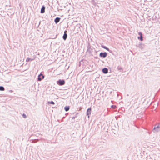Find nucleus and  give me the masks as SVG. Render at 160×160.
I'll list each match as a JSON object with an SVG mask.
<instances>
[{
    "label": "nucleus",
    "instance_id": "9d476101",
    "mask_svg": "<svg viewBox=\"0 0 160 160\" xmlns=\"http://www.w3.org/2000/svg\"><path fill=\"white\" fill-rule=\"evenodd\" d=\"M64 109L66 111H67L69 110V106H66L65 107Z\"/></svg>",
    "mask_w": 160,
    "mask_h": 160
},
{
    "label": "nucleus",
    "instance_id": "f8f14e48",
    "mask_svg": "<svg viewBox=\"0 0 160 160\" xmlns=\"http://www.w3.org/2000/svg\"><path fill=\"white\" fill-rule=\"evenodd\" d=\"M4 88L2 86H0V90L4 91Z\"/></svg>",
    "mask_w": 160,
    "mask_h": 160
},
{
    "label": "nucleus",
    "instance_id": "20e7f679",
    "mask_svg": "<svg viewBox=\"0 0 160 160\" xmlns=\"http://www.w3.org/2000/svg\"><path fill=\"white\" fill-rule=\"evenodd\" d=\"M107 55V53L106 52H101L100 54V56L101 57H102L103 58H105L106 57Z\"/></svg>",
    "mask_w": 160,
    "mask_h": 160
},
{
    "label": "nucleus",
    "instance_id": "f03ea898",
    "mask_svg": "<svg viewBox=\"0 0 160 160\" xmlns=\"http://www.w3.org/2000/svg\"><path fill=\"white\" fill-rule=\"evenodd\" d=\"M58 83L60 85H62L65 84V81L64 80H59L58 82Z\"/></svg>",
    "mask_w": 160,
    "mask_h": 160
},
{
    "label": "nucleus",
    "instance_id": "39448f33",
    "mask_svg": "<svg viewBox=\"0 0 160 160\" xmlns=\"http://www.w3.org/2000/svg\"><path fill=\"white\" fill-rule=\"evenodd\" d=\"M67 31L66 30L64 32V34L63 36V38L64 40H65L67 37Z\"/></svg>",
    "mask_w": 160,
    "mask_h": 160
},
{
    "label": "nucleus",
    "instance_id": "6e6552de",
    "mask_svg": "<svg viewBox=\"0 0 160 160\" xmlns=\"http://www.w3.org/2000/svg\"><path fill=\"white\" fill-rule=\"evenodd\" d=\"M45 8L44 6H43L41 8V12L42 13H44L45 12Z\"/></svg>",
    "mask_w": 160,
    "mask_h": 160
},
{
    "label": "nucleus",
    "instance_id": "0eeeda50",
    "mask_svg": "<svg viewBox=\"0 0 160 160\" xmlns=\"http://www.w3.org/2000/svg\"><path fill=\"white\" fill-rule=\"evenodd\" d=\"M102 71L104 73H107L108 72V69L106 68H104L102 69Z\"/></svg>",
    "mask_w": 160,
    "mask_h": 160
},
{
    "label": "nucleus",
    "instance_id": "dca6fc26",
    "mask_svg": "<svg viewBox=\"0 0 160 160\" xmlns=\"http://www.w3.org/2000/svg\"><path fill=\"white\" fill-rule=\"evenodd\" d=\"M48 103H50L51 104H54V102H53V101H51V102H49Z\"/></svg>",
    "mask_w": 160,
    "mask_h": 160
},
{
    "label": "nucleus",
    "instance_id": "f257e3e1",
    "mask_svg": "<svg viewBox=\"0 0 160 160\" xmlns=\"http://www.w3.org/2000/svg\"><path fill=\"white\" fill-rule=\"evenodd\" d=\"M44 78V76L42 74H40L38 76V80L39 81H41L42 79Z\"/></svg>",
    "mask_w": 160,
    "mask_h": 160
},
{
    "label": "nucleus",
    "instance_id": "7ed1b4c3",
    "mask_svg": "<svg viewBox=\"0 0 160 160\" xmlns=\"http://www.w3.org/2000/svg\"><path fill=\"white\" fill-rule=\"evenodd\" d=\"M138 34L140 36V37H138V39H140L141 41H142L143 40V38L142 33L141 32H139Z\"/></svg>",
    "mask_w": 160,
    "mask_h": 160
},
{
    "label": "nucleus",
    "instance_id": "1a4fd4ad",
    "mask_svg": "<svg viewBox=\"0 0 160 160\" xmlns=\"http://www.w3.org/2000/svg\"><path fill=\"white\" fill-rule=\"evenodd\" d=\"M60 20V18H57L55 19V22L56 23H57Z\"/></svg>",
    "mask_w": 160,
    "mask_h": 160
},
{
    "label": "nucleus",
    "instance_id": "9b49d317",
    "mask_svg": "<svg viewBox=\"0 0 160 160\" xmlns=\"http://www.w3.org/2000/svg\"><path fill=\"white\" fill-rule=\"evenodd\" d=\"M33 60L32 59H31L29 58H27L26 59V61L27 62H29V61H32Z\"/></svg>",
    "mask_w": 160,
    "mask_h": 160
},
{
    "label": "nucleus",
    "instance_id": "2eb2a0df",
    "mask_svg": "<svg viewBox=\"0 0 160 160\" xmlns=\"http://www.w3.org/2000/svg\"><path fill=\"white\" fill-rule=\"evenodd\" d=\"M111 107H112V108H113V109H115V108H116V106H115V105H112V106H111Z\"/></svg>",
    "mask_w": 160,
    "mask_h": 160
},
{
    "label": "nucleus",
    "instance_id": "ddd939ff",
    "mask_svg": "<svg viewBox=\"0 0 160 160\" xmlns=\"http://www.w3.org/2000/svg\"><path fill=\"white\" fill-rule=\"evenodd\" d=\"M102 47L104 49H106V50H109V49L105 46H102Z\"/></svg>",
    "mask_w": 160,
    "mask_h": 160
},
{
    "label": "nucleus",
    "instance_id": "f3484780",
    "mask_svg": "<svg viewBox=\"0 0 160 160\" xmlns=\"http://www.w3.org/2000/svg\"><path fill=\"white\" fill-rule=\"evenodd\" d=\"M158 128H159V126H157V127H155V128H154V129H157Z\"/></svg>",
    "mask_w": 160,
    "mask_h": 160
},
{
    "label": "nucleus",
    "instance_id": "423d86ee",
    "mask_svg": "<svg viewBox=\"0 0 160 160\" xmlns=\"http://www.w3.org/2000/svg\"><path fill=\"white\" fill-rule=\"evenodd\" d=\"M91 108H88L87 111V114L89 116L91 114Z\"/></svg>",
    "mask_w": 160,
    "mask_h": 160
},
{
    "label": "nucleus",
    "instance_id": "4468645a",
    "mask_svg": "<svg viewBox=\"0 0 160 160\" xmlns=\"http://www.w3.org/2000/svg\"><path fill=\"white\" fill-rule=\"evenodd\" d=\"M22 116L24 118H26L27 117L26 115L25 114H23Z\"/></svg>",
    "mask_w": 160,
    "mask_h": 160
}]
</instances>
